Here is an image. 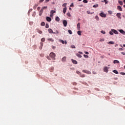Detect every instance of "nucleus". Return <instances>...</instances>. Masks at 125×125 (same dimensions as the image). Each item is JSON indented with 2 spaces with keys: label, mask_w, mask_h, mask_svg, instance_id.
Returning <instances> with one entry per match:
<instances>
[{
  "label": "nucleus",
  "mask_w": 125,
  "mask_h": 125,
  "mask_svg": "<svg viewBox=\"0 0 125 125\" xmlns=\"http://www.w3.org/2000/svg\"><path fill=\"white\" fill-rule=\"evenodd\" d=\"M84 53L87 55L89 54V53H88V52H84Z\"/></svg>",
  "instance_id": "nucleus-50"
},
{
  "label": "nucleus",
  "mask_w": 125,
  "mask_h": 125,
  "mask_svg": "<svg viewBox=\"0 0 125 125\" xmlns=\"http://www.w3.org/2000/svg\"><path fill=\"white\" fill-rule=\"evenodd\" d=\"M104 1L105 3V4H107V3H108V1H107V0H104Z\"/></svg>",
  "instance_id": "nucleus-48"
},
{
  "label": "nucleus",
  "mask_w": 125,
  "mask_h": 125,
  "mask_svg": "<svg viewBox=\"0 0 125 125\" xmlns=\"http://www.w3.org/2000/svg\"><path fill=\"white\" fill-rule=\"evenodd\" d=\"M113 72L115 74H119V72H118V71H117V70H113Z\"/></svg>",
  "instance_id": "nucleus-22"
},
{
  "label": "nucleus",
  "mask_w": 125,
  "mask_h": 125,
  "mask_svg": "<svg viewBox=\"0 0 125 125\" xmlns=\"http://www.w3.org/2000/svg\"><path fill=\"white\" fill-rule=\"evenodd\" d=\"M100 16L101 17H104V18H105L106 17V14H104V12H102L101 13H100Z\"/></svg>",
  "instance_id": "nucleus-2"
},
{
  "label": "nucleus",
  "mask_w": 125,
  "mask_h": 125,
  "mask_svg": "<svg viewBox=\"0 0 125 125\" xmlns=\"http://www.w3.org/2000/svg\"><path fill=\"white\" fill-rule=\"evenodd\" d=\"M84 57H85V58H88V56L86 55H83Z\"/></svg>",
  "instance_id": "nucleus-44"
},
{
  "label": "nucleus",
  "mask_w": 125,
  "mask_h": 125,
  "mask_svg": "<svg viewBox=\"0 0 125 125\" xmlns=\"http://www.w3.org/2000/svg\"><path fill=\"white\" fill-rule=\"evenodd\" d=\"M104 72H105V73H108V67L105 66L104 69Z\"/></svg>",
  "instance_id": "nucleus-8"
},
{
  "label": "nucleus",
  "mask_w": 125,
  "mask_h": 125,
  "mask_svg": "<svg viewBox=\"0 0 125 125\" xmlns=\"http://www.w3.org/2000/svg\"><path fill=\"white\" fill-rule=\"evenodd\" d=\"M76 56H77L79 58H82V55L80 54H76Z\"/></svg>",
  "instance_id": "nucleus-21"
},
{
  "label": "nucleus",
  "mask_w": 125,
  "mask_h": 125,
  "mask_svg": "<svg viewBox=\"0 0 125 125\" xmlns=\"http://www.w3.org/2000/svg\"><path fill=\"white\" fill-rule=\"evenodd\" d=\"M117 8L118 10H119L120 11H122V7L121 6H118Z\"/></svg>",
  "instance_id": "nucleus-20"
},
{
  "label": "nucleus",
  "mask_w": 125,
  "mask_h": 125,
  "mask_svg": "<svg viewBox=\"0 0 125 125\" xmlns=\"http://www.w3.org/2000/svg\"><path fill=\"white\" fill-rule=\"evenodd\" d=\"M62 62H65V61H66V57H63L62 59Z\"/></svg>",
  "instance_id": "nucleus-18"
},
{
  "label": "nucleus",
  "mask_w": 125,
  "mask_h": 125,
  "mask_svg": "<svg viewBox=\"0 0 125 125\" xmlns=\"http://www.w3.org/2000/svg\"><path fill=\"white\" fill-rule=\"evenodd\" d=\"M45 39L43 38L41 39V42H45Z\"/></svg>",
  "instance_id": "nucleus-40"
},
{
  "label": "nucleus",
  "mask_w": 125,
  "mask_h": 125,
  "mask_svg": "<svg viewBox=\"0 0 125 125\" xmlns=\"http://www.w3.org/2000/svg\"><path fill=\"white\" fill-rule=\"evenodd\" d=\"M109 34L110 35H114V33L112 31L109 32Z\"/></svg>",
  "instance_id": "nucleus-43"
},
{
  "label": "nucleus",
  "mask_w": 125,
  "mask_h": 125,
  "mask_svg": "<svg viewBox=\"0 0 125 125\" xmlns=\"http://www.w3.org/2000/svg\"><path fill=\"white\" fill-rule=\"evenodd\" d=\"M83 73H85V74H91V72L88 71V70H83Z\"/></svg>",
  "instance_id": "nucleus-4"
},
{
  "label": "nucleus",
  "mask_w": 125,
  "mask_h": 125,
  "mask_svg": "<svg viewBox=\"0 0 125 125\" xmlns=\"http://www.w3.org/2000/svg\"><path fill=\"white\" fill-rule=\"evenodd\" d=\"M44 25H45V23H44V22H42L41 23V26H44Z\"/></svg>",
  "instance_id": "nucleus-36"
},
{
  "label": "nucleus",
  "mask_w": 125,
  "mask_h": 125,
  "mask_svg": "<svg viewBox=\"0 0 125 125\" xmlns=\"http://www.w3.org/2000/svg\"><path fill=\"white\" fill-rule=\"evenodd\" d=\"M80 77L81 78H84V77H85V76L84 74H80Z\"/></svg>",
  "instance_id": "nucleus-33"
},
{
  "label": "nucleus",
  "mask_w": 125,
  "mask_h": 125,
  "mask_svg": "<svg viewBox=\"0 0 125 125\" xmlns=\"http://www.w3.org/2000/svg\"><path fill=\"white\" fill-rule=\"evenodd\" d=\"M98 7V4L94 5L93 6V7H94V8H96V7Z\"/></svg>",
  "instance_id": "nucleus-29"
},
{
  "label": "nucleus",
  "mask_w": 125,
  "mask_h": 125,
  "mask_svg": "<svg viewBox=\"0 0 125 125\" xmlns=\"http://www.w3.org/2000/svg\"><path fill=\"white\" fill-rule=\"evenodd\" d=\"M93 74H94V75H96V72L95 71H93Z\"/></svg>",
  "instance_id": "nucleus-54"
},
{
  "label": "nucleus",
  "mask_w": 125,
  "mask_h": 125,
  "mask_svg": "<svg viewBox=\"0 0 125 125\" xmlns=\"http://www.w3.org/2000/svg\"><path fill=\"white\" fill-rule=\"evenodd\" d=\"M76 73L78 74V75H81V72L79 71H76Z\"/></svg>",
  "instance_id": "nucleus-42"
},
{
  "label": "nucleus",
  "mask_w": 125,
  "mask_h": 125,
  "mask_svg": "<svg viewBox=\"0 0 125 125\" xmlns=\"http://www.w3.org/2000/svg\"><path fill=\"white\" fill-rule=\"evenodd\" d=\"M112 32L114 33V34H115V35H118L119 32H118V31L115 30V29H111Z\"/></svg>",
  "instance_id": "nucleus-6"
},
{
  "label": "nucleus",
  "mask_w": 125,
  "mask_h": 125,
  "mask_svg": "<svg viewBox=\"0 0 125 125\" xmlns=\"http://www.w3.org/2000/svg\"><path fill=\"white\" fill-rule=\"evenodd\" d=\"M116 16L119 18V19H122V17H121V13H117L116 14Z\"/></svg>",
  "instance_id": "nucleus-14"
},
{
  "label": "nucleus",
  "mask_w": 125,
  "mask_h": 125,
  "mask_svg": "<svg viewBox=\"0 0 125 125\" xmlns=\"http://www.w3.org/2000/svg\"><path fill=\"white\" fill-rule=\"evenodd\" d=\"M67 15L68 17H71V14L70 13H67Z\"/></svg>",
  "instance_id": "nucleus-38"
},
{
  "label": "nucleus",
  "mask_w": 125,
  "mask_h": 125,
  "mask_svg": "<svg viewBox=\"0 0 125 125\" xmlns=\"http://www.w3.org/2000/svg\"><path fill=\"white\" fill-rule=\"evenodd\" d=\"M53 34H59L58 30H56L55 32H54Z\"/></svg>",
  "instance_id": "nucleus-41"
},
{
  "label": "nucleus",
  "mask_w": 125,
  "mask_h": 125,
  "mask_svg": "<svg viewBox=\"0 0 125 125\" xmlns=\"http://www.w3.org/2000/svg\"><path fill=\"white\" fill-rule=\"evenodd\" d=\"M46 19L48 22H50L51 21V18H50L49 17H47Z\"/></svg>",
  "instance_id": "nucleus-10"
},
{
  "label": "nucleus",
  "mask_w": 125,
  "mask_h": 125,
  "mask_svg": "<svg viewBox=\"0 0 125 125\" xmlns=\"http://www.w3.org/2000/svg\"><path fill=\"white\" fill-rule=\"evenodd\" d=\"M61 42H62V44H67V41H63V40H60V41Z\"/></svg>",
  "instance_id": "nucleus-9"
},
{
  "label": "nucleus",
  "mask_w": 125,
  "mask_h": 125,
  "mask_svg": "<svg viewBox=\"0 0 125 125\" xmlns=\"http://www.w3.org/2000/svg\"><path fill=\"white\" fill-rule=\"evenodd\" d=\"M42 12H43V10L42 9H41L39 13L40 16H42Z\"/></svg>",
  "instance_id": "nucleus-16"
},
{
  "label": "nucleus",
  "mask_w": 125,
  "mask_h": 125,
  "mask_svg": "<svg viewBox=\"0 0 125 125\" xmlns=\"http://www.w3.org/2000/svg\"><path fill=\"white\" fill-rule=\"evenodd\" d=\"M41 45L42 46V45H43V43L41 42Z\"/></svg>",
  "instance_id": "nucleus-60"
},
{
  "label": "nucleus",
  "mask_w": 125,
  "mask_h": 125,
  "mask_svg": "<svg viewBox=\"0 0 125 125\" xmlns=\"http://www.w3.org/2000/svg\"><path fill=\"white\" fill-rule=\"evenodd\" d=\"M56 21L57 22H59L60 21V18H59L58 17H56L55 18Z\"/></svg>",
  "instance_id": "nucleus-17"
},
{
  "label": "nucleus",
  "mask_w": 125,
  "mask_h": 125,
  "mask_svg": "<svg viewBox=\"0 0 125 125\" xmlns=\"http://www.w3.org/2000/svg\"><path fill=\"white\" fill-rule=\"evenodd\" d=\"M38 4H35L34 6L33 7V9H36L37 7L38 6Z\"/></svg>",
  "instance_id": "nucleus-25"
},
{
  "label": "nucleus",
  "mask_w": 125,
  "mask_h": 125,
  "mask_svg": "<svg viewBox=\"0 0 125 125\" xmlns=\"http://www.w3.org/2000/svg\"><path fill=\"white\" fill-rule=\"evenodd\" d=\"M118 2H119V4H120V5H123V1H122L119 0Z\"/></svg>",
  "instance_id": "nucleus-27"
},
{
  "label": "nucleus",
  "mask_w": 125,
  "mask_h": 125,
  "mask_svg": "<svg viewBox=\"0 0 125 125\" xmlns=\"http://www.w3.org/2000/svg\"><path fill=\"white\" fill-rule=\"evenodd\" d=\"M54 13H56V11H55L54 10H51L50 15V17H52L53 16Z\"/></svg>",
  "instance_id": "nucleus-3"
},
{
  "label": "nucleus",
  "mask_w": 125,
  "mask_h": 125,
  "mask_svg": "<svg viewBox=\"0 0 125 125\" xmlns=\"http://www.w3.org/2000/svg\"><path fill=\"white\" fill-rule=\"evenodd\" d=\"M124 3H125V0H124Z\"/></svg>",
  "instance_id": "nucleus-63"
},
{
  "label": "nucleus",
  "mask_w": 125,
  "mask_h": 125,
  "mask_svg": "<svg viewBox=\"0 0 125 125\" xmlns=\"http://www.w3.org/2000/svg\"><path fill=\"white\" fill-rule=\"evenodd\" d=\"M53 49H55L56 48V47L55 46H53L52 47Z\"/></svg>",
  "instance_id": "nucleus-57"
},
{
  "label": "nucleus",
  "mask_w": 125,
  "mask_h": 125,
  "mask_svg": "<svg viewBox=\"0 0 125 125\" xmlns=\"http://www.w3.org/2000/svg\"><path fill=\"white\" fill-rule=\"evenodd\" d=\"M46 8H47V6H44L42 7V9L43 10V9H46Z\"/></svg>",
  "instance_id": "nucleus-37"
},
{
  "label": "nucleus",
  "mask_w": 125,
  "mask_h": 125,
  "mask_svg": "<svg viewBox=\"0 0 125 125\" xmlns=\"http://www.w3.org/2000/svg\"><path fill=\"white\" fill-rule=\"evenodd\" d=\"M80 26H81V23H78L77 24V28H78V29H80Z\"/></svg>",
  "instance_id": "nucleus-28"
},
{
  "label": "nucleus",
  "mask_w": 125,
  "mask_h": 125,
  "mask_svg": "<svg viewBox=\"0 0 125 125\" xmlns=\"http://www.w3.org/2000/svg\"><path fill=\"white\" fill-rule=\"evenodd\" d=\"M66 11H67V8H63V12L64 13V14H65V13H66Z\"/></svg>",
  "instance_id": "nucleus-19"
},
{
  "label": "nucleus",
  "mask_w": 125,
  "mask_h": 125,
  "mask_svg": "<svg viewBox=\"0 0 125 125\" xmlns=\"http://www.w3.org/2000/svg\"><path fill=\"white\" fill-rule=\"evenodd\" d=\"M69 10H72V8H69Z\"/></svg>",
  "instance_id": "nucleus-61"
},
{
  "label": "nucleus",
  "mask_w": 125,
  "mask_h": 125,
  "mask_svg": "<svg viewBox=\"0 0 125 125\" xmlns=\"http://www.w3.org/2000/svg\"><path fill=\"white\" fill-rule=\"evenodd\" d=\"M48 41H50V42H54V40L53 39H51H51H48Z\"/></svg>",
  "instance_id": "nucleus-32"
},
{
  "label": "nucleus",
  "mask_w": 125,
  "mask_h": 125,
  "mask_svg": "<svg viewBox=\"0 0 125 125\" xmlns=\"http://www.w3.org/2000/svg\"><path fill=\"white\" fill-rule=\"evenodd\" d=\"M62 6H63V7L65 8L66 6H67V3H63V4H62Z\"/></svg>",
  "instance_id": "nucleus-26"
},
{
  "label": "nucleus",
  "mask_w": 125,
  "mask_h": 125,
  "mask_svg": "<svg viewBox=\"0 0 125 125\" xmlns=\"http://www.w3.org/2000/svg\"><path fill=\"white\" fill-rule=\"evenodd\" d=\"M63 24L64 27H67V24H68V22H67V21L64 20L63 21Z\"/></svg>",
  "instance_id": "nucleus-7"
},
{
  "label": "nucleus",
  "mask_w": 125,
  "mask_h": 125,
  "mask_svg": "<svg viewBox=\"0 0 125 125\" xmlns=\"http://www.w3.org/2000/svg\"><path fill=\"white\" fill-rule=\"evenodd\" d=\"M79 53L80 54H83V52H79Z\"/></svg>",
  "instance_id": "nucleus-59"
},
{
  "label": "nucleus",
  "mask_w": 125,
  "mask_h": 125,
  "mask_svg": "<svg viewBox=\"0 0 125 125\" xmlns=\"http://www.w3.org/2000/svg\"><path fill=\"white\" fill-rule=\"evenodd\" d=\"M71 61H72V63H73V64H78V62H77V61H76L74 59H72Z\"/></svg>",
  "instance_id": "nucleus-11"
},
{
  "label": "nucleus",
  "mask_w": 125,
  "mask_h": 125,
  "mask_svg": "<svg viewBox=\"0 0 125 125\" xmlns=\"http://www.w3.org/2000/svg\"><path fill=\"white\" fill-rule=\"evenodd\" d=\"M120 74H121V75H123V76L125 75V72H121Z\"/></svg>",
  "instance_id": "nucleus-45"
},
{
  "label": "nucleus",
  "mask_w": 125,
  "mask_h": 125,
  "mask_svg": "<svg viewBox=\"0 0 125 125\" xmlns=\"http://www.w3.org/2000/svg\"><path fill=\"white\" fill-rule=\"evenodd\" d=\"M124 7H125V5H124Z\"/></svg>",
  "instance_id": "nucleus-64"
},
{
  "label": "nucleus",
  "mask_w": 125,
  "mask_h": 125,
  "mask_svg": "<svg viewBox=\"0 0 125 125\" xmlns=\"http://www.w3.org/2000/svg\"><path fill=\"white\" fill-rule=\"evenodd\" d=\"M55 56H56V55H55V53L53 52L50 53V57H51V58H52V59H53L54 60H55Z\"/></svg>",
  "instance_id": "nucleus-1"
},
{
  "label": "nucleus",
  "mask_w": 125,
  "mask_h": 125,
  "mask_svg": "<svg viewBox=\"0 0 125 125\" xmlns=\"http://www.w3.org/2000/svg\"><path fill=\"white\" fill-rule=\"evenodd\" d=\"M113 63L114 64H119V63H120V62L118 60H114L113 61Z\"/></svg>",
  "instance_id": "nucleus-15"
},
{
  "label": "nucleus",
  "mask_w": 125,
  "mask_h": 125,
  "mask_svg": "<svg viewBox=\"0 0 125 125\" xmlns=\"http://www.w3.org/2000/svg\"><path fill=\"white\" fill-rule=\"evenodd\" d=\"M119 50H120V51H122V50H123V48H120L119 49Z\"/></svg>",
  "instance_id": "nucleus-56"
},
{
  "label": "nucleus",
  "mask_w": 125,
  "mask_h": 125,
  "mask_svg": "<svg viewBox=\"0 0 125 125\" xmlns=\"http://www.w3.org/2000/svg\"><path fill=\"white\" fill-rule=\"evenodd\" d=\"M123 46H124V47H125V44H124V45H123Z\"/></svg>",
  "instance_id": "nucleus-62"
},
{
  "label": "nucleus",
  "mask_w": 125,
  "mask_h": 125,
  "mask_svg": "<svg viewBox=\"0 0 125 125\" xmlns=\"http://www.w3.org/2000/svg\"><path fill=\"white\" fill-rule=\"evenodd\" d=\"M121 54H123V55H125V53L124 52H122Z\"/></svg>",
  "instance_id": "nucleus-51"
},
{
  "label": "nucleus",
  "mask_w": 125,
  "mask_h": 125,
  "mask_svg": "<svg viewBox=\"0 0 125 125\" xmlns=\"http://www.w3.org/2000/svg\"><path fill=\"white\" fill-rule=\"evenodd\" d=\"M100 42H104V39H102L100 40Z\"/></svg>",
  "instance_id": "nucleus-49"
},
{
  "label": "nucleus",
  "mask_w": 125,
  "mask_h": 125,
  "mask_svg": "<svg viewBox=\"0 0 125 125\" xmlns=\"http://www.w3.org/2000/svg\"><path fill=\"white\" fill-rule=\"evenodd\" d=\"M40 9H41V7H38L37 8V10H39Z\"/></svg>",
  "instance_id": "nucleus-55"
},
{
  "label": "nucleus",
  "mask_w": 125,
  "mask_h": 125,
  "mask_svg": "<svg viewBox=\"0 0 125 125\" xmlns=\"http://www.w3.org/2000/svg\"><path fill=\"white\" fill-rule=\"evenodd\" d=\"M95 19L97 21L99 20V17H98V16H96Z\"/></svg>",
  "instance_id": "nucleus-34"
},
{
  "label": "nucleus",
  "mask_w": 125,
  "mask_h": 125,
  "mask_svg": "<svg viewBox=\"0 0 125 125\" xmlns=\"http://www.w3.org/2000/svg\"><path fill=\"white\" fill-rule=\"evenodd\" d=\"M108 13H109V14H112L113 12L112 11H108Z\"/></svg>",
  "instance_id": "nucleus-46"
},
{
  "label": "nucleus",
  "mask_w": 125,
  "mask_h": 125,
  "mask_svg": "<svg viewBox=\"0 0 125 125\" xmlns=\"http://www.w3.org/2000/svg\"><path fill=\"white\" fill-rule=\"evenodd\" d=\"M50 0H45V2L46 3V2H48Z\"/></svg>",
  "instance_id": "nucleus-52"
},
{
  "label": "nucleus",
  "mask_w": 125,
  "mask_h": 125,
  "mask_svg": "<svg viewBox=\"0 0 125 125\" xmlns=\"http://www.w3.org/2000/svg\"><path fill=\"white\" fill-rule=\"evenodd\" d=\"M68 33H69V34H70V35H72V34H73L72 30H68Z\"/></svg>",
  "instance_id": "nucleus-31"
},
{
  "label": "nucleus",
  "mask_w": 125,
  "mask_h": 125,
  "mask_svg": "<svg viewBox=\"0 0 125 125\" xmlns=\"http://www.w3.org/2000/svg\"><path fill=\"white\" fill-rule=\"evenodd\" d=\"M108 44H114V42L113 41H110L109 42H108Z\"/></svg>",
  "instance_id": "nucleus-23"
},
{
  "label": "nucleus",
  "mask_w": 125,
  "mask_h": 125,
  "mask_svg": "<svg viewBox=\"0 0 125 125\" xmlns=\"http://www.w3.org/2000/svg\"><path fill=\"white\" fill-rule=\"evenodd\" d=\"M71 47L72 48H76V46H75V45H71Z\"/></svg>",
  "instance_id": "nucleus-47"
},
{
  "label": "nucleus",
  "mask_w": 125,
  "mask_h": 125,
  "mask_svg": "<svg viewBox=\"0 0 125 125\" xmlns=\"http://www.w3.org/2000/svg\"><path fill=\"white\" fill-rule=\"evenodd\" d=\"M87 13L88 14H90V12H89V11H87Z\"/></svg>",
  "instance_id": "nucleus-58"
},
{
  "label": "nucleus",
  "mask_w": 125,
  "mask_h": 125,
  "mask_svg": "<svg viewBox=\"0 0 125 125\" xmlns=\"http://www.w3.org/2000/svg\"><path fill=\"white\" fill-rule=\"evenodd\" d=\"M48 32L49 33V34H53V31L52 30V29H51V28L48 29Z\"/></svg>",
  "instance_id": "nucleus-13"
},
{
  "label": "nucleus",
  "mask_w": 125,
  "mask_h": 125,
  "mask_svg": "<svg viewBox=\"0 0 125 125\" xmlns=\"http://www.w3.org/2000/svg\"><path fill=\"white\" fill-rule=\"evenodd\" d=\"M77 34L79 36H82V32L80 31H78Z\"/></svg>",
  "instance_id": "nucleus-24"
},
{
  "label": "nucleus",
  "mask_w": 125,
  "mask_h": 125,
  "mask_svg": "<svg viewBox=\"0 0 125 125\" xmlns=\"http://www.w3.org/2000/svg\"><path fill=\"white\" fill-rule=\"evenodd\" d=\"M119 32L121 33V34H122V35H124V36H125V32L123 29H120L119 30Z\"/></svg>",
  "instance_id": "nucleus-5"
},
{
  "label": "nucleus",
  "mask_w": 125,
  "mask_h": 125,
  "mask_svg": "<svg viewBox=\"0 0 125 125\" xmlns=\"http://www.w3.org/2000/svg\"><path fill=\"white\" fill-rule=\"evenodd\" d=\"M44 0H40L39 2H42Z\"/></svg>",
  "instance_id": "nucleus-53"
},
{
  "label": "nucleus",
  "mask_w": 125,
  "mask_h": 125,
  "mask_svg": "<svg viewBox=\"0 0 125 125\" xmlns=\"http://www.w3.org/2000/svg\"><path fill=\"white\" fill-rule=\"evenodd\" d=\"M101 33H102V34H104H104H106V32H105V31L102 30L101 31Z\"/></svg>",
  "instance_id": "nucleus-39"
},
{
  "label": "nucleus",
  "mask_w": 125,
  "mask_h": 125,
  "mask_svg": "<svg viewBox=\"0 0 125 125\" xmlns=\"http://www.w3.org/2000/svg\"><path fill=\"white\" fill-rule=\"evenodd\" d=\"M83 2H84V3H87L88 1H87V0H83Z\"/></svg>",
  "instance_id": "nucleus-35"
},
{
  "label": "nucleus",
  "mask_w": 125,
  "mask_h": 125,
  "mask_svg": "<svg viewBox=\"0 0 125 125\" xmlns=\"http://www.w3.org/2000/svg\"><path fill=\"white\" fill-rule=\"evenodd\" d=\"M45 28H46V29H48V28H49V25H48V23L46 24Z\"/></svg>",
  "instance_id": "nucleus-30"
},
{
  "label": "nucleus",
  "mask_w": 125,
  "mask_h": 125,
  "mask_svg": "<svg viewBox=\"0 0 125 125\" xmlns=\"http://www.w3.org/2000/svg\"><path fill=\"white\" fill-rule=\"evenodd\" d=\"M36 31H37V32H38L39 33V34H42V31L41 30H40L39 29H36Z\"/></svg>",
  "instance_id": "nucleus-12"
}]
</instances>
